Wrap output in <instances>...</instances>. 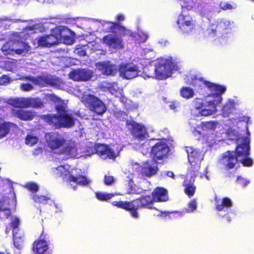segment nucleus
Returning <instances> with one entry per match:
<instances>
[{"label": "nucleus", "instance_id": "obj_40", "mask_svg": "<svg viewBox=\"0 0 254 254\" xmlns=\"http://www.w3.org/2000/svg\"><path fill=\"white\" fill-rule=\"evenodd\" d=\"M107 88L112 94H114L118 92V84L114 82L109 83L107 84Z\"/></svg>", "mask_w": 254, "mask_h": 254}, {"label": "nucleus", "instance_id": "obj_27", "mask_svg": "<svg viewBox=\"0 0 254 254\" xmlns=\"http://www.w3.org/2000/svg\"><path fill=\"white\" fill-rule=\"evenodd\" d=\"M11 215V211L5 199H0V219L6 220Z\"/></svg>", "mask_w": 254, "mask_h": 254}, {"label": "nucleus", "instance_id": "obj_59", "mask_svg": "<svg viewBox=\"0 0 254 254\" xmlns=\"http://www.w3.org/2000/svg\"><path fill=\"white\" fill-rule=\"evenodd\" d=\"M170 108L173 110H175L176 109L177 106L175 103H172V104L170 105Z\"/></svg>", "mask_w": 254, "mask_h": 254}, {"label": "nucleus", "instance_id": "obj_44", "mask_svg": "<svg viewBox=\"0 0 254 254\" xmlns=\"http://www.w3.org/2000/svg\"><path fill=\"white\" fill-rule=\"evenodd\" d=\"M89 183L90 181L86 177L82 175L78 176L77 184L85 186L89 184Z\"/></svg>", "mask_w": 254, "mask_h": 254}, {"label": "nucleus", "instance_id": "obj_30", "mask_svg": "<svg viewBox=\"0 0 254 254\" xmlns=\"http://www.w3.org/2000/svg\"><path fill=\"white\" fill-rule=\"evenodd\" d=\"M27 108H41L44 107V103L39 98H27Z\"/></svg>", "mask_w": 254, "mask_h": 254}, {"label": "nucleus", "instance_id": "obj_61", "mask_svg": "<svg viewBox=\"0 0 254 254\" xmlns=\"http://www.w3.org/2000/svg\"><path fill=\"white\" fill-rule=\"evenodd\" d=\"M207 170H205V174L204 173V174H203V175L205 176V177L207 180H209V177H208V176L207 175Z\"/></svg>", "mask_w": 254, "mask_h": 254}, {"label": "nucleus", "instance_id": "obj_13", "mask_svg": "<svg viewBox=\"0 0 254 254\" xmlns=\"http://www.w3.org/2000/svg\"><path fill=\"white\" fill-rule=\"evenodd\" d=\"M202 82L210 91L214 92V93L211 94L214 98L211 101H215L217 106L221 103L222 100L221 95L225 92L226 87L224 85L212 83L209 81L203 80Z\"/></svg>", "mask_w": 254, "mask_h": 254}, {"label": "nucleus", "instance_id": "obj_20", "mask_svg": "<svg viewBox=\"0 0 254 254\" xmlns=\"http://www.w3.org/2000/svg\"><path fill=\"white\" fill-rule=\"evenodd\" d=\"M157 162L147 160L143 162L141 168V174L146 177H150L156 174L158 170Z\"/></svg>", "mask_w": 254, "mask_h": 254}, {"label": "nucleus", "instance_id": "obj_4", "mask_svg": "<svg viewBox=\"0 0 254 254\" xmlns=\"http://www.w3.org/2000/svg\"><path fill=\"white\" fill-rule=\"evenodd\" d=\"M68 29L64 26H56L51 31V33L39 36L36 40L39 47L42 48H50L58 45L62 40L69 38V36L65 34Z\"/></svg>", "mask_w": 254, "mask_h": 254}, {"label": "nucleus", "instance_id": "obj_37", "mask_svg": "<svg viewBox=\"0 0 254 254\" xmlns=\"http://www.w3.org/2000/svg\"><path fill=\"white\" fill-rule=\"evenodd\" d=\"M24 187L32 193H36L39 190L38 185L34 182H28L24 185Z\"/></svg>", "mask_w": 254, "mask_h": 254}, {"label": "nucleus", "instance_id": "obj_33", "mask_svg": "<svg viewBox=\"0 0 254 254\" xmlns=\"http://www.w3.org/2000/svg\"><path fill=\"white\" fill-rule=\"evenodd\" d=\"M180 92L181 96L187 99L193 97L194 95L193 90L189 87H182L180 89Z\"/></svg>", "mask_w": 254, "mask_h": 254}, {"label": "nucleus", "instance_id": "obj_47", "mask_svg": "<svg viewBox=\"0 0 254 254\" xmlns=\"http://www.w3.org/2000/svg\"><path fill=\"white\" fill-rule=\"evenodd\" d=\"M33 86L29 83H22L20 85V89L24 91H29L33 90Z\"/></svg>", "mask_w": 254, "mask_h": 254}, {"label": "nucleus", "instance_id": "obj_46", "mask_svg": "<svg viewBox=\"0 0 254 254\" xmlns=\"http://www.w3.org/2000/svg\"><path fill=\"white\" fill-rule=\"evenodd\" d=\"M115 182V179L113 176L110 175H105L104 182L107 186L112 185Z\"/></svg>", "mask_w": 254, "mask_h": 254}, {"label": "nucleus", "instance_id": "obj_3", "mask_svg": "<svg viewBox=\"0 0 254 254\" xmlns=\"http://www.w3.org/2000/svg\"><path fill=\"white\" fill-rule=\"evenodd\" d=\"M40 118L54 129L70 128L74 125L75 121L72 114L69 112L62 114L42 115Z\"/></svg>", "mask_w": 254, "mask_h": 254}, {"label": "nucleus", "instance_id": "obj_5", "mask_svg": "<svg viewBox=\"0 0 254 254\" xmlns=\"http://www.w3.org/2000/svg\"><path fill=\"white\" fill-rule=\"evenodd\" d=\"M177 69V64L173 61L172 58L158 59L155 67L153 69L156 77L159 79H164L169 77L173 70Z\"/></svg>", "mask_w": 254, "mask_h": 254}, {"label": "nucleus", "instance_id": "obj_41", "mask_svg": "<svg viewBox=\"0 0 254 254\" xmlns=\"http://www.w3.org/2000/svg\"><path fill=\"white\" fill-rule=\"evenodd\" d=\"M55 109L57 112V114H62L63 113L68 112L66 110V106L62 104L56 105Z\"/></svg>", "mask_w": 254, "mask_h": 254}, {"label": "nucleus", "instance_id": "obj_17", "mask_svg": "<svg viewBox=\"0 0 254 254\" xmlns=\"http://www.w3.org/2000/svg\"><path fill=\"white\" fill-rule=\"evenodd\" d=\"M102 43L114 49H123V39L116 35L111 34L104 36L102 39Z\"/></svg>", "mask_w": 254, "mask_h": 254}, {"label": "nucleus", "instance_id": "obj_60", "mask_svg": "<svg viewBox=\"0 0 254 254\" xmlns=\"http://www.w3.org/2000/svg\"><path fill=\"white\" fill-rule=\"evenodd\" d=\"M226 177H229V178L234 177V173H232L231 172H229L227 174Z\"/></svg>", "mask_w": 254, "mask_h": 254}, {"label": "nucleus", "instance_id": "obj_24", "mask_svg": "<svg viewBox=\"0 0 254 254\" xmlns=\"http://www.w3.org/2000/svg\"><path fill=\"white\" fill-rule=\"evenodd\" d=\"M13 243L17 250H22L24 246L25 236L23 231L12 234Z\"/></svg>", "mask_w": 254, "mask_h": 254}, {"label": "nucleus", "instance_id": "obj_10", "mask_svg": "<svg viewBox=\"0 0 254 254\" xmlns=\"http://www.w3.org/2000/svg\"><path fill=\"white\" fill-rule=\"evenodd\" d=\"M169 151L170 148L167 143L160 141L152 146L150 154L154 161L157 162L167 158Z\"/></svg>", "mask_w": 254, "mask_h": 254}, {"label": "nucleus", "instance_id": "obj_9", "mask_svg": "<svg viewBox=\"0 0 254 254\" xmlns=\"http://www.w3.org/2000/svg\"><path fill=\"white\" fill-rule=\"evenodd\" d=\"M127 126H130L129 130L133 137L138 141H143L149 137L148 131L145 127L134 121H127Z\"/></svg>", "mask_w": 254, "mask_h": 254}, {"label": "nucleus", "instance_id": "obj_39", "mask_svg": "<svg viewBox=\"0 0 254 254\" xmlns=\"http://www.w3.org/2000/svg\"><path fill=\"white\" fill-rule=\"evenodd\" d=\"M38 141V138L37 136L32 135L28 134L25 138V143L26 144L30 146H33L36 144Z\"/></svg>", "mask_w": 254, "mask_h": 254}, {"label": "nucleus", "instance_id": "obj_53", "mask_svg": "<svg viewBox=\"0 0 254 254\" xmlns=\"http://www.w3.org/2000/svg\"><path fill=\"white\" fill-rule=\"evenodd\" d=\"M172 212H161V214L159 215V216H163L165 218H166L168 217L169 218H171V215L172 214Z\"/></svg>", "mask_w": 254, "mask_h": 254}, {"label": "nucleus", "instance_id": "obj_62", "mask_svg": "<svg viewBox=\"0 0 254 254\" xmlns=\"http://www.w3.org/2000/svg\"><path fill=\"white\" fill-rule=\"evenodd\" d=\"M0 254H9V253L6 250L3 252H0Z\"/></svg>", "mask_w": 254, "mask_h": 254}, {"label": "nucleus", "instance_id": "obj_50", "mask_svg": "<svg viewBox=\"0 0 254 254\" xmlns=\"http://www.w3.org/2000/svg\"><path fill=\"white\" fill-rule=\"evenodd\" d=\"M196 202L195 199H192L190 201L189 203L188 207H189V211L192 212L196 208Z\"/></svg>", "mask_w": 254, "mask_h": 254}, {"label": "nucleus", "instance_id": "obj_21", "mask_svg": "<svg viewBox=\"0 0 254 254\" xmlns=\"http://www.w3.org/2000/svg\"><path fill=\"white\" fill-rule=\"evenodd\" d=\"M109 23L110 24V26L109 28L108 32H115L117 30L120 37L126 36H133L132 33L130 30L122 26L119 22H110Z\"/></svg>", "mask_w": 254, "mask_h": 254}, {"label": "nucleus", "instance_id": "obj_54", "mask_svg": "<svg viewBox=\"0 0 254 254\" xmlns=\"http://www.w3.org/2000/svg\"><path fill=\"white\" fill-rule=\"evenodd\" d=\"M77 179H78V176L76 177H75L72 175H70L68 177V181L69 182H72L75 183L77 184Z\"/></svg>", "mask_w": 254, "mask_h": 254}, {"label": "nucleus", "instance_id": "obj_49", "mask_svg": "<svg viewBox=\"0 0 254 254\" xmlns=\"http://www.w3.org/2000/svg\"><path fill=\"white\" fill-rule=\"evenodd\" d=\"M221 9L223 10H231L233 9V6L229 3L221 2L219 5Z\"/></svg>", "mask_w": 254, "mask_h": 254}, {"label": "nucleus", "instance_id": "obj_51", "mask_svg": "<svg viewBox=\"0 0 254 254\" xmlns=\"http://www.w3.org/2000/svg\"><path fill=\"white\" fill-rule=\"evenodd\" d=\"M24 48L23 49H17L15 50V53L18 55H21L24 53L25 52H27L28 50L27 49V48H29L28 45L25 43H24Z\"/></svg>", "mask_w": 254, "mask_h": 254}, {"label": "nucleus", "instance_id": "obj_2", "mask_svg": "<svg viewBox=\"0 0 254 254\" xmlns=\"http://www.w3.org/2000/svg\"><path fill=\"white\" fill-rule=\"evenodd\" d=\"M153 199L150 195H142L140 197L131 201H115L112 202L113 205L118 208L124 209L129 212L130 215L135 218L139 217L137 212L140 208H145L150 209H156L152 206Z\"/></svg>", "mask_w": 254, "mask_h": 254}, {"label": "nucleus", "instance_id": "obj_63", "mask_svg": "<svg viewBox=\"0 0 254 254\" xmlns=\"http://www.w3.org/2000/svg\"><path fill=\"white\" fill-rule=\"evenodd\" d=\"M228 220L229 221H231V218H230V217H228Z\"/></svg>", "mask_w": 254, "mask_h": 254}, {"label": "nucleus", "instance_id": "obj_48", "mask_svg": "<svg viewBox=\"0 0 254 254\" xmlns=\"http://www.w3.org/2000/svg\"><path fill=\"white\" fill-rule=\"evenodd\" d=\"M10 81L9 77L6 75H2L0 77V85H5L9 83Z\"/></svg>", "mask_w": 254, "mask_h": 254}, {"label": "nucleus", "instance_id": "obj_15", "mask_svg": "<svg viewBox=\"0 0 254 254\" xmlns=\"http://www.w3.org/2000/svg\"><path fill=\"white\" fill-rule=\"evenodd\" d=\"M46 142L48 147L55 150L64 146L66 140L59 133H48L46 135Z\"/></svg>", "mask_w": 254, "mask_h": 254}, {"label": "nucleus", "instance_id": "obj_58", "mask_svg": "<svg viewBox=\"0 0 254 254\" xmlns=\"http://www.w3.org/2000/svg\"><path fill=\"white\" fill-rule=\"evenodd\" d=\"M90 148H92L93 149H94L95 147H87L86 151L88 152V153L86 154L87 155H90V154H93V153H91V149Z\"/></svg>", "mask_w": 254, "mask_h": 254}, {"label": "nucleus", "instance_id": "obj_19", "mask_svg": "<svg viewBox=\"0 0 254 254\" xmlns=\"http://www.w3.org/2000/svg\"><path fill=\"white\" fill-rule=\"evenodd\" d=\"M12 115L21 121H29L33 120L36 116V112L32 110L12 109Z\"/></svg>", "mask_w": 254, "mask_h": 254}, {"label": "nucleus", "instance_id": "obj_52", "mask_svg": "<svg viewBox=\"0 0 254 254\" xmlns=\"http://www.w3.org/2000/svg\"><path fill=\"white\" fill-rule=\"evenodd\" d=\"M75 51L76 54L80 57L85 56L86 54V51L82 49L81 47H77L76 48Z\"/></svg>", "mask_w": 254, "mask_h": 254}, {"label": "nucleus", "instance_id": "obj_22", "mask_svg": "<svg viewBox=\"0 0 254 254\" xmlns=\"http://www.w3.org/2000/svg\"><path fill=\"white\" fill-rule=\"evenodd\" d=\"M152 197L155 202H164L168 200L167 190L162 187L156 188L152 192Z\"/></svg>", "mask_w": 254, "mask_h": 254}, {"label": "nucleus", "instance_id": "obj_14", "mask_svg": "<svg viewBox=\"0 0 254 254\" xmlns=\"http://www.w3.org/2000/svg\"><path fill=\"white\" fill-rule=\"evenodd\" d=\"M90 148L91 149V153L95 152L104 159H110L115 160L116 158L114 150L108 145L99 143L95 145L94 149Z\"/></svg>", "mask_w": 254, "mask_h": 254}, {"label": "nucleus", "instance_id": "obj_45", "mask_svg": "<svg viewBox=\"0 0 254 254\" xmlns=\"http://www.w3.org/2000/svg\"><path fill=\"white\" fill-rule=\"evenodd\" d=\"M217 30L216 27H214V25L210 26V27L207 29V34L209 37L211 38L215 37L216 35V31Z\"/></svg>", "mask_w": 254, "mask_h": 254}, {"label": "nucleus", "instance_id": "obj_32", "mask_svg": "<svg viewBox=\"0 0 254 254\" xmlns=\"http://www.w3.org/2000/svg\"><path fill=\"white\" fill-rule=\"evenodd\" d=\"M186 151L188 153V158L189 162L190 163L195 162L196 160L198 159L199 153L198 152L191 147H187Z\"/></svg>", "mask_w": 254, "mask_h": 254}, {"label": "nucleus", "instance_id": "obj_56", "mask_svg": "<svg viewBox=\"0 0 254 254\" xmlns=\"http://www.w3.org/2000/svg\"><path fill=\"white\" fill-rule=\"evenodd\" d=\"M166 174L167 176H168L169 177H171L173 179L175 178L174 174L172 171H167L166 173Z\"/></svg>", "mask_w": 254, "mask_h": 254}, {"label": "nucleus", "instance_id": "obj_42", "mask_svg": "<svg viewBox=\"0 0 254 254\" xmlns=\"http://www.w3.org/2000/svg\"><path fill=\"white\" fill-rule=\"evenodd\" d=\"M201 127L203 129H213L215 128V124L213 122H202Z\"/></svg>", "mask_w": 254, "mask_h": 254}, {"label": "nucleus", "instance_id": "obj_35", "mask_svg": "<svg viewBox=\"0 0 254 254\" xmlns=\"http://www.w3.org/2000/svg\"><path fill=\"white\" fill-rule=\"evenodd\" d=\"M114 195V194L113 193H108L100 191L95 192V197L100 201H107L111 199Z\"/></svg>", "mask_w": 254, "mask_h": 254}, {"label": "nucleus", "instance_id": "obj_23", "mask_svg": "<svg viewBox=\"0 0 254 254\" xmlns=\"http://www.w3.org/2000/svg\"><path fill=\"white\" fill-rule=\"evenodd\" d=\"M26 79L33 82L34 84L41 86H53L56 83L55 80L46 76H39L36 77H27Z\"/></svg>", "mask_w": 254, "mask_h": 254}, {"label": "nucleus", "instance_id": "obj_18", "mask_svg": "<svg viewBox=\"0 0 254 254\" xmlns=\"http://www.w3.org/2000/svg\"><path fill=\"white\" fill-rule=\"evenodd\" d=\"M96 66L103 74L107 76H114L119 70L116 65L111 64L109 61L97 63Z\"/></svg>", "mask_w": 254, "mask_h": 254}, {"label": "nucleus", "instance_id": "obj_16", "mask_svg": "<svg viewBox=\"0 0 254 254\" xmlns=\"http://www.w3.org/2000/svg\"><path fill=\"white\" fill-rule=\"evenodd\" d=\"M120 75L124 78L129 79L136 77L139 72L138 67L136 65L130 64H122L119 67Z\"/></svg>", "mask_w": 254, "mask_h": 254}, {"label": "nucleus", "instance_id": "obj_38", "mask_svg": "<svg viewBox=\"0 0 254 254\" xmlns=\"http://www.w3.org/2000/svg\"><path fill=\"white\" fill-rule=\"evenodd\" d=\"M195 188H196L195 187L193 184H187L185 186V192L190 197L194 195Z\"/></svg>", "mask_w": 254, "mask_h": 254}, {"label": "nucleus", "instance_id": "obj_31", "mask_svg": "<svg viewBox=\"0 0 254 254\" xmlns=\"http://www.w3.org/2000/svg\"><path fill=\"white\" fill-rule=\"evenodd\" d=\"M10 104L16 108H27V98H18L12 99Z\"/></svg>", "mask_w": 254, "mask_h": 254}, {"label": "nucleus", "instance_id": "obj_26", "mask_svg": "<svg viewBox=\"0 0 254 254\" xmlns=\"http://www.w3.org/2000/svg\"><path fill=\"white\" fill-rule=\"evenodd\" d=\"M17 126L12 122H3L0 123V139L5 137L11 128H15Z\"/></svg>", "mask_w": 254, "mask_h": 254}, {"label": "nucleus", "instance_id": "obj_64", "mask_svg": "<svg viewBox=\"0 0 254 254\" xmlns=\"http://www.w3.org/2000/svg\"><path fill=\"white\" fill-rule=\"evenodd\" d=\"M148 77H151V76H152V75H151V74H149V75H148Z\"/></svg>", "mask_w": 254, "mask_h": 254}, {"label": "nucleus", "instance_id": "obj_28", "mask_svg": "<svg viewBox=\"0 0 254 254\" xmlns=\"http://www.w3.org/2000/svg\"><path fill=\"white\" fill-rule=\"evenodd\" d=\"M32 199L35 202L40 204L45 205L49 203L51 205H55L54 201L47 195L34 194Z\"/></svg>", "mask_w": 254, "mask_h": 254}, {"label": "nucleus", "instance_id": "obj_55", "mask_svg": "<svg viewBox=\"0 0 254 254\" xmlns=\"http://www.w3.org/2000/svg\"><path fill=\"white\" fill-rule=\"evenodd\" d=\"M134 191H135L134 188L133 186H131L127 190V193L130 194L134 193Z\"/></svg>", "mask_w": 254, "mask_h": 254}, {"label": "nucleus", "instance_id": "obj_8", "mask_svg": "<svg viewBox=\"0 0 254 254\" xmlns=\"http://www.w3.org/2000/svg\"><path fill=\"white\" fill-rule=\"evenodd\" d=\"M194 107L199 110V114L202 116L212 115L217 111L215 101L207 99L195 98L193 101Z\"/></svg>", "mask_w": 254, "mask_h": 254}, {"label": "nucleus", "instance_id": "obj_1", "mask_svg": "<svg viewBox=\"0 0 254 254\" xmlns=\"http://www.w3.org/2000/svg\"><path fill=\"white\" fill-rule=\"evenodd\" d=\"M242 140L236 146L235 151H227L222 154L219 161L226 170L234 169L237 164L240 163L245 167L252 166L253 161L250 157L249 141L246 137H243Z\"/></svg>", "mask_w": 254, "mask_h": 254}, {"label": "nucleus", "instance_id": "obj_25", "mask_svg": "<svg viewBox=\"0 0 254 254\" xmlns=\"http://www.w3.org/2000/svg\"><path fill=\"white\" fill-rule=\"evenodd\" d=\"M215 208L219 211H221L225 208H230L232 206L233 203L230 198L228 197H224L221 199L217 198L216 196L215 197Z\"/></svg>", "mask_w": 254, "mask_h": 254}, {"label": "nucleus", "instance_id": "obj_7", "mask_svg": "<svg viewBox=\"0 0 254 254\" xmlns=\"http://www.w3.org/2000/svg\"><path fill=\"white\" fill-rule=\"evenodd\" d=\"M49 235L43 230L39 237L32 243L33 254H52L49 248Z\"/></svg>", "mask_w": 254, "mask_h": 254}, {"label": "nucleus", "instance_id": "obj_43", "mask_svg": "<svg viewBox=\"0 0 254 254\" xmlns=\"http://www.w3.org/2000/svg\"><path fill=\"white\" fill-rule=\"evenodd\" d=\"M1 50L5 55L10 54L13 51V50L10 48V45L8 42L2 46Z\"/></svg>", "mask_w": 254, "mask_h": 254}, {"label": "nucleus", "instance_id": "obj_11", "mask_svg": "<svg viewBox=\"0 0 254 254\" xmlns=\"http://www.w3.org/2000/svg\"><path fill=\"white\" fill-rule=\"evenodd\" d=\"M69 78L74 81L86 82L91 79L93 72L88 68H76L72 69L68 73Z\"/></svg>", "mask_w": 254, "mask_h": 254}, {"label": "nucleus", "instance_id": "obj_34", "mask_svg": "<svg viewBox=\"0 0 254 254\" xmlns=\"http://www.w3.org/2000/svg\"><path fill=\"white\" fill-rule=\"evenodd\" d=\"M20 225V220L17 217H14L9 223V226L12 229V234L15 232H21L19 228Z\"/></svg>", "mask_w": 254, "mask_h": 254}, {"label": "nucleus", "instance_id": "obj_12", "mask_svg": "<svg viewBox=\"0 0 254 254\" xmlns=\"http://www.w3.org/2000/svg\"><path fill=\"white\" fill-rule=\"evenodd\" d=\"M176 23L181 32L184 34H188L194 29L195 23L192 18L189 15L180 14Z\"/></svg>", "mask_w": 254, "mask_h": 254}, {"label": "nucleus", "instance_id": "obj_57", "mask_svg": "<svg viewBox=\"0 0 254 254\" xmlns=\"http://www.w3.org/2000/svg\"><path fill=\"white\" fill-rule=\"evenodd\" d=\"M116 18L117 20L118 21V22H119V21L124 20L125 17L124 15H123L122 14H118L117 15Z\"/></svg>", "mask_w": 254, "mask_h": 254}, {"label": "nucleus", "instance_id": "obj_36", "mask_svg": "<svg viewBox=\"0 0 254 254\" xmlns=\"http://www.w3.org/2000/svg\"><path fill=\"white\" fill-rule=\"evenodd\" d=\"M230 22L226 20H221L217 22L216 27L218 31H223L229 28Z\"/></svg>", "mask_w": 254, "mask_h": 254}, {"label": "nucleus", "instance_id": "obj_6", "mask_svg": "<svg viewBox=\"0 0 254 254\" xmlns=\"http://www.w3.org/2000/svg\"><path fill=\"white\" fill-rule=\"evenodd\" d=\"M81 101L86 108L97 115L102 116L107 111V107L105 103L94 95L85 94L83 95Z\"/></svg>", "mask_w": 254, "mask_h": 254}, {"label": "nucleus", "instance_id": "obj_29", "mask_svg": "<svg viewBox=\"0 0 254 254\" xmlns=\"http://www.w3.org/2000/svg\"><path fill=\"white\" fill-rule=\"evenodd\" d=\"M63 147L60 151V154L73 156L77 152V149L73 143L65 144Z\"/></svg>", "mask_w": 254, "mask_h": 254}]
</instances>
